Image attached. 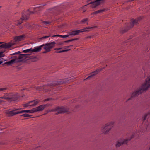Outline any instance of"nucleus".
<instances>
[{"label": "nucleus", "mask_w": 150, "mask_h": 150, "mask_svg": "<svg viewBox=\"0 0 150 150\" xmlns=\"http://www.w3.org/2000/svg\"><path fill=\"white\" fill-rule=\"evenodd\" d=\"M25 38L24 35H21L19 36H16L11 42L8 43L2 44L0 45V47L5 49L9 48L14 45L16 44L17 42L23 40Z\"/></svg>", "instance_id": "5"}, {"label": "nucleus", "mask_w": 150, "mask_h": 150, "mask_svg": "<svg viewBox=\"0 0 150 150\" xmlns=\"http://www.w3.org/2000/svg\"><path fill=\"white\" fill-rule=\"evenodd\" d=\"M69 35H62V38H66L68 37Z\"/></svg>", "instance_id": "29"}, {"label": "nucleus", "mask_w": 150, "mask_h": 150, "mask_svg": "<svg viewBox=\"0 0 150 150\" xmlns=\"http://www.w3.org/2000/svg\"><path fill=\"white\" fill-rule=\"evenodd\" d=\"M37 48V47H35L34 48L32 49V48L25 50L23 51V52L25 53H27L30 52H38V51H36V49Z\"/></svg>", "instance_id": "17"}, {"label": "nucleus", "mask_w": 150, "mask_h": 150, "mask_svg": "<svg viewBox=\"0 0 150 150\" xmlns=\"http://www.w3.org/2000/svg\"><path fill=\"white\" fill-rule=\"evenodd\" d=\"M50 100V99H47L45 100V101H48Z\"/></svg>", "instance_id": "32"}, {"label": "nucleus", "mask_w": 150, "mask_h": 150, "mask_svg": "<svg viewBox=\"0 0 150 150\" xmlns=\"http://www.w3.org/2000/svg\"><path fill=\"white\" fill-rule=\"evenodd\" d=\"M150 87V76L146 79L145 83L142 86L140 89L132 93L131 98L130 99H128L127 100V101L130 99H132L133 97L137 96L139 94L141 93L144 91L147 90Z\"/></svg>", "instance_id": "2"}, {"label": "nucleus", "mask_w": 150, "mask_h": 150, "mask_svg": "<svg viewBox=\"0 0 150 150\" xmlns=\"http://www.w3.org/2000/svg\"><path fill=\"white\" fill-rule=\"evenodd\" d=\"M103 0H96L95 1L91 2L88 5H90V6L92 8H94L100 4L103 3Z\"/></svg>", "instance_id": "13"}, {"label": "nucleus", "mask_w": 150, "mask_h": 150, "mask_svg": "<svg viewBox=\"0 0 150 150\" xmlns=\"http://www.w3.org/2000/svg\"><path fill=\"white\" fill-rule=\"evenodd\" d=\"M1 43H1V42H0V44H1Z\"/></svg>", "instance_id": "39"}, {"label": "nucleus", "mask_w": 150, "mask_h": 150, "mask_svg": "<svg viewBox=\"0 0 150 150\" xmlns=\"http://www.w3.org/2000/svg\"><path fill=\"white\" fill-rule=\"evenodd\" d=\"M134 134H133L132 135V136H131V137L130 138H128L127 139H122L120 140L117 143L116 145V146L117 147H119L122 144H126L128 141H130L131 139L134 137Z\"/></svg>", "instance_id": "12"}, {"label": "nucleus", "mask_w": 150, "mask_h": 150, "mask_svg": "<svg viewBox=\"0 0 150 150\" xmlns=\"http://www.w3.org/2000/svg\"><path fill=\"white\" fill-rule=\"evenodd\" d=\"M50 36V35L49 36H43L42 37H41L40 38V39H41V40H42V39H45L46 38H48V37H49Z\"/></svg>", "instance_id": "25"}, {"label": "nucleus", "mask_w": 150, "mask_h": 150, "mask_svg": "<svg viewBox=\"0 0 150 150\" xmlns=\"http://www.w3.org/2000/svg\"><path fill=\"white\" fill-rule=\"evenodd\" d=\"M103 10H98V11H97L93 13V14H97V13H100V12H103Z\"/></svg>", "instance_id": "23"}, {"label": "nucleus", "mask_w": 150, "mask_h": 150, "mask_svg": "<svg viewBox=\"0 0 150 150\" xmlns=\"http://www.w3.org/2000/svg\"><path fill=\"white\" fill-rule=\"evenodd\" d=\"M46 106L45 105H41L38 107L33 108V110L34 111V112L39 111L42 110Z\"/></svg>", "instance_id": "15"}, {"label": "nucleus", "mask_w": 150, "mask_h": 150, "mask_svg": "<svg viewBox=\"0 0 150 150\" xmlns=\"http://www.w3.org/2000/svg\"><path fill=\"white\" fill-rule=\"evenodd\" d=\"M18 53H20V52H16V53H15L14 54H12L14 55V54H17Z\"/></svg>", "instance_id": "33"}, {"label": "nucleus", "mask_w": 150, "mask_h": 150, "mask_svg": "<svg viewBox=\"0 0 150 150\" xmlns=\"http://www.w3.org/2000/svg\"><path fill=\"white\" fill-rule=\"evenodd\" d=\"M3 62V61H0V65Z\"/></svg>", "instance_id": "35"}, {"label": "nucleus", "mask_w": 150, "mask_h": 150, "mask_svg": "<svg viewBox=\"0 0 150 150\" xmlns=\"http://www.w3.org/2000/svg\"><path fill=\"white\" fill-rule=\"evenodd\" d=\"M22 116H23L24 117H28L30 116L29 114L25 113L21 115Z\"/></svg>", "instance_id": "22"}, {"label": "nucleus", "mask_w": 150, "mask_h": 150, "mask_svg": "<svg viewBox=\"0 0 150 150\" xmlns=\"http://www.w3.org/2000/svg\"><path fill=\"white\" fill-rule=\"evenodd\" d=\"M138 22V20H133L132 22V24L133 25L136 24Z\"/></svg>", "instance_id": "24"}, {"label": "nucleus", "mask_w": 150, "mask_h": 150, "mask_svg": "<svg viewBox=\"0 0 150 150\" xmlns=\"http://www.w3.org/2000/svg\"><path fill=\"white\" fill-rule=\"evenodd\" d=\"M55 44V42H53L43 44L40 46L37 47V48L36 49L35 51L38 52L40 51L42 49H43L45 51L42 52V53L43 54L47 53L50 52L52 49L54 47Z\"/></svg>", "instance_id": "4"}, {"label": "nucleus", "mask_w": 150, "mask_h": 150, "mask_svg": "<svg viewBox=\"0 0 150 150\" xmlns=\"http://www.w3.org/2000/svg\"><path fill=\"white\" fill-rule=\"evenodd\" d=\"M62 83H63V82L61 81H58L57 82H53L51 83L49 85H45L43 86L38 87L37 88V89L40 90H47V91H49L51 90L49 89L51 86L59 85Z\"/></svg>", "instance_id": "9"}, {"label": "nucleus", "mask_w": 150, "mask_h": 150, "mask_svg": "<svg viewBox=\"0 0 150 150\" xmlns=\"http://www.w3.org/2000/svg\"><path fill=\"white\" fill-rule=\"evenodd\" d=\"M103 68H100L99 69L96 71H94V72H92L91 73L90 75L88 76L87 78H86L85 80H86L87 79H89L90 78H91L93 77V76L97 74L99 72H100L102 71V70L103 69Z\"/></svg>", "instance_id": "16"}, {"label": "nucleus", "mask_w": 150, "mask_h": 150, "mask_svg": "<svg viewBox=\"0 0 150 150\" xmlns=\"http://www.w3.org/2000/svg\"><path fill=\"white\" fill-rule=\"evenodd\" d=\"M96 26H93L92 27H87L84 28L77 30L72 31L69 33V35L71 36H74L77 35L80 33H82L84 32L89 31L91 29H93L96 28Z\"/></svg>", "instance_id": "8"}, {"label": "nucleus", "mask_w": 150, "mask_h": 150, "mask_svg": "<svg viewBox=\"0 0 150 150\" xmlns=\"http://www.w3.org/2000/svg\"><path fill=\"white\" fill-rule=\"evenodd\" d=\"M149 114H145L144 117L142 118L143 119V122L146 119L147 117V116L148 115H149Z\"/></svg>", "instance_id": "21"}, {"label": "nucleus", "mask_w": 150, "mask_h": 150, "mask_svg": "<svg viewBox=\"0 0 150 150\" xmlns=\"http://www.w3.org/2000/svg\"><path fill=\"white\" fill-rule=\"evenodd\" d=\"M51 111L52 112L56 111L57 112L56 114H58L61 113L67 112L68 111V110L67 108H65L63 107L60 108L58 107L54 109H52Z\"/></svg>", "instance_id": "11"}, {"label": "nucleus", "mask_w": 150, "mask_h": 150, "mask_svg": "<svg viewBox=\"0 0 150 150\" xmlns=\"http://www.w3.org/2000/svg\"><path fill=\"white\" fill-rule=\"evenodd\" d=\"M62 48H55L54 49V50H60Z\"/></svg>", "instance_id": "30"}, {"label": "nucleus", "mask_w": 150, "mask_h": 150, "mask_svg": "<svg viewBox=\"0 0 150 150\" xmlns=\"http://www.w3.org/2000/svg\"><path fill=\"white\" fill-rule=\"evenodd\" d=\"M42 8V7L41 6L35 8L34 9V12L30 11L29 10L26 11L25 12L23 13L22 17L20 19L15 21L14 23L16 25H20L22 23L23 20H27L30 14H33L34 12H36L37 11H39Z\"/></svg>", "instance_id": "3"}, {"label": "nucleus", "mask_w": 150, "mask_h": 150, "mask_svg": "<svg viewBox=\"0 0 150 150\" xmlns=\"http://www.w3.org/2000/svg\"><path fill=\"white\" fill-rule=\"evenodd\" d=\"M58 37H61V38H62V35H59V36Z\"/></svg>", "instance_id": "34"}, {"label": "nucleus", "mask_w": 150, "mask_h": 150, "mask_svg": "<svg viewBox=\"0 0 150 150\" xmlns=\"http://www.w3.org/2000/svg\"><path fill=\"white\" fill-rule=\"evenodd\" d=\"M113 124L114 122H112L106 124L103 127L102 129L103 133L105 134H107L113 127Z\"/></svg>", "instance_id": "10"}, {"label": "nucleus", "mask_w": 150, "mask_h": 150, "mask_svg": "<svg viewBox=\"0 0 150 150\" xmlns=\"http://www.w3.org/2000/svg\"><path fill=\"white\" fill-rule=\"evenodd\" d=\"M88 18H85L83 19L80 21V23H86L87 25H88Z\"/></svg>", "instance_id": "18"}, {"label": "nucleus", "mask_w": 150, "mask_h": 150, "mask_svg": "<svg viewBox=\"0 0 150 150\" xmlns=\"http://www.w3.org/2000/svg\"><path fill=\"white\" fill-rule=\"evenodd\" d=\"M39 102L37 100H33L29 102L28 103L25 104V107H27L28 106H34L36 105Z\"/></svg>", "instance_id": "14"}, {"label": "nucleus", "mask_w": 150, "mask_h": 150, "mask_svg": "<svg viewBox=\"0 0 150 150\" xmlns=\"http://www.w3.org/2000/svg\"><path fill=\"white\" fill-rule=\"evenodd\" d=\"M69 41H66V42H69Z\"/></svg>", "instance_id": "37"}, {"label": "nucleus", "mask_w": 150, "mask_h": 150, "mask_svg": "<svg viewBox=\"0 0 150 150\" xmlns=\"http://www.w3.org/2000/svg\"><path fill=\"white\" fill-rule=\"evenodd\" d=\"M28 55L26 54H22L19 55L18 57V59H13L11 60L6 63H7L8 65H10L12 64L13 63H16L18 61H22L25 60V59L28 56Z\"/></svg>", "instance_id": "7"}, {"label": "nucleus", "mask_w": 150, "mask_h": 150, "mask_svg": "<svg viewBox=\"0 0 150 150\" xmlns=\"http://www.w3.org/2000/svg\"><path fill=\"white\" fill-rule=\"evenodd\" d=\"M34 113V110H33V108L31 110H23L21 111H19V109H17L7 112V114H8V116H13L14 115L17 114L22 113Z\"/></svg>", "instance_id": "6"}, {"label": "nucleus", "mask_w": 150, "mask_h": 150, "mask_svg": "<svg viewBox=\"0 0 150 150\" xmlns=\"http://www.w3.org/2000/svg\"><path fill=\"white\" fill-rule=\"evenodd\" d=\"M7 88H0V92H4L6 90H7Z\"/></svg>", "instance_id": "19"}, {"label": "nucleus", "mask_w": 150, "mask_h": 150, "mask_svg": "<svg viewBox=\"0 0 150 150\" xmlns=\"http://www.w3.org/2000/svg\"><path fill=\"white\" fill-rule=\"evenodd\" d=\"M52 36L54 37H57V36L58 37L59 36V35H53Z\"/></svg>", "instance_id": "31"}, {"label": "nucleus", "mask_w": 150, "mask_h": 150, "mask_svg": "<svg viewBox=\"0 0 150 150\" xmlns=\"http://www.w3.org/2000/svg\"><path fill=\"white\" fill-rule=\"evenodd\" d=\"M72 46V45L65 46L64 47V49H65V50L67 49H70V48Z\"/></svg>", "instance_id": "26"}, {"label": "nucleus", "mask_w": 150, "mask_h": 150, "mask_svg": "<svg viewBox=\"0 0 150 150\" xmlns=\"http://www.w3.org/2000/svg\"><path fill=\"white\" fill-rule=\"evenodd\" d=\"M149 149H150V148H149Z\"/></svg>", "instance_id": "40"}, {"label": "nucleus", "mask_w": 150, "mask_h": 150, "mask_svg": "<svg viewBox=\"0 0 150 150\" xmlns=\"http://www.w3.org/2000/svg\"><path fill=\"white\" fill-rule=\"evenodd\" d=\"M23 96H21L18 94L11 93L6 94L4 96L0 97V103L5 102L4 100H6L9 102H16L20 100Z\"/></svg>", "instance_id": "1"}, {"label": "nucleus", "mask_w": 150, "mask_h": 150, "mask_svg": "<svg viewBox=\"0 0 150 150\" xmlns=\"http://www.w3.org/2000/svg\"><path fill=\"white\" fill-rule=\"evenodd\" d=\"M69 50H70V49L63 50H61V51H57V53H61V52H65L67 51H69Z\"/></svg>", "instance_id": "20"}, {"label": "nucleus", "mask_w": 150, "mask_h": 150, "mask_svg": "<svg viewBox=\"0 0 150 150\" xmlns=\"http://www.w3.org/2000/svg\"><path fill=\"white\" fill-rule=\"evenodd\" d=\"M87 5H85V6H84L83 7L85 6H86Z\"/></svg>", "instance_id": "38"}, {"label": "nucleus", "mask_w": 150, "mask_h": 150, "mask_svg": "<svg viewBox=\"0 0 150 150\" xmlns=\"http://www.w3.org/2000/svg\"><path fill=\"white\" fill-rule=\"evenodd\" d=\"M91 0H88L87 1V2H89V1H91Z\"/></svg>", "instance_id": "36"}, {"label": "nucleus", "mask_w": 150, "mask_h": 150, "mask_svg": "<svg viewBox=\"0 0 150 150\" xmlns=\"http://www.w3.org/2000/svg\"><path fill=\"white\" fill-rule=\"evenodd\" d=\"M50 22L47 21H45L43 22V23L45 25L47 24H49Z\"/></svg>", "instance_id": "28"}, {"label": "nucleus", "mask_w": 150, "mask_h": 150, "mask_svg": "<svg viewBox=\"0 0 150 150\" xmlns=\"http://www.w3.org/2000/svg\"><path fill=\"white\" fill-rule=\"evenodd\" d=\"M4 54L2 52H0V58L4 57Z\"/></svg>", "instance_id": "27"}]
</instances>
